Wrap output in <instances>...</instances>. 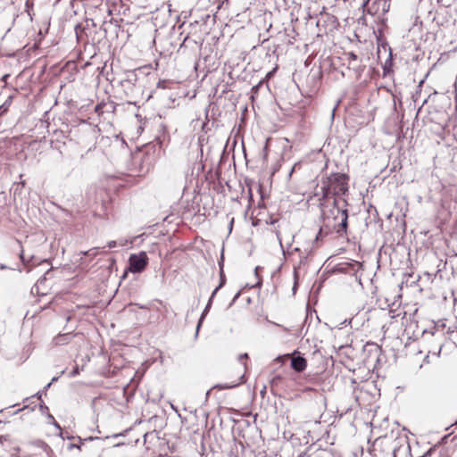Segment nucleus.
Returning a JSON list of instances; mask_svg holds the SVG:
<instances>
[{"label": "nucleus", "instance_id": "obj_1", "mask_svg": "<svg viewBox=\"0 0 457 457\" xmlns=\"http://www.w3.org/2000/svg\"><path fill=\"white\" fill-rule=\"evenodd\" d=\"M322 199H327L330 195H345L348 190L347 177L342 173H333L322 180L320 187Z\"/></svg>", "mask_w": 457, "mask_h": 457}, {"label": "nucleus", "instance_id": "obj_2", "mask_svg": "<svg viewBox=\"0 0 457 457\" xmlns=\"http://www.w3.org/2000/svg\"><path fill=\"white\" fill-rule=\"evenodd\" d=\"M148 257L145 252H140L137 254H131L129 259V270L132 273L143 271L147 265Z\"/></svg>", "mask_w": 457, "mask_h": 457}, {"label": "nucleus", "instance_id": "obj_3", "mask_svg": "<svg viewBox=\"0 0 457 457\" xmlns=\"http://www.w3.org/2000/svg\"><path fill=\"white\" fill-rule=\"evenodd\" d=\"M296 354H299V352L295 351L292 353V356H291V368L294 370L297 371V372H302L307 367V361H306L305 358H303V357H302L300 355H296Z\"/></svg>", "mask_w": 457, "mask_h": 457}, {"label": "nucleus", "instance_id": "obj_4", "mask_svg": "<svg viewBox=\"0 0 457 457\" xmlns=\"http://www.w3.org/2000/svg\"><path fill=\"white\" fill-rule=\"evenodd\" d=\"M46 278L44 277L37 281L31 287L30 293L33 295L44 296L48 294L47 287L45 286Z\"/></svg>", "mask_w": 457, "mask_h": 457}, {"label": "nucleus", "instance_id": "obj_5", "mask_svg": "<svg viewBox=\"0 0 457 457\" xmlns=\"http://www.w3.org/2000/svg\"><path fill=\"white\" fill-rule=\"evenodd\" d=\"M223 284H224V279H223V278H221V281H220V285H219V286L214 289V291L212 292V295H211V297H210V299H209V301H208V303H207V305L205 306V308H204V312H203V313H202V316H201V318H200V320H199V321H198V324H197V327H196V335L198 334L199 328H200L201 324H202V322H203V320H204V316L206 315V313L208 312V311H209V309H210V307H211L212 301V299H213V297H214L215 294H216V293H217V291H218V290H219V289L223 286Z\"/></svg>", "mask_w": 457, "mask_h": 457}, {"label": "nucleus", "instance_id": "obj_6", "mask_svg": "<svg viewBox=\"0 0 457 457\" xmlns=\"http://www.w3.org/2000/svg\"><path fill=\"white\" fill-rule=\"evenodd\" d=\"M245 375L242 374L240 375V377L237 378V381L236 382H230V383H220V384H217L214 386V388H217V389H220V390H224V389H231V388H234L243 383H245Z\"/></svg>", "mask_w": 457, "mask_h": 457}, {"label": "nucleus", "instance_id": "obj_7", "mask_svg": "<svg viewBox=\"0 0 457 457\" xmlns=\"http://www.w3.org/2000/svg\"><path fill=\"white\" fill-rule=\"evenodd\" d=\"M12 98H13V96H10L6 99V101L0 106V116L3 115L4 113H5L8 111V109H9L11 104H12Z\"/></svg>", "mask_w": 457, "mask_h": 457}, {"label": "nucleus", "instance_id": "obj_8", "mask_svg": "<svg viewBox=\"0 0 457 457\" xmlns=\"http://www.w3.org/2000/svg\"><path fill=\"white\" fill-rule=\"evenodd\" d=\"M345 57L348 61L349 67L353 66V68H354L353 62L358 60V56L354 53L349 52L345 54Z\"/></svg>", "mask_w": 457, "mask_h": 457}, {"label": "nucleus", "instance_id": "obj_9", "mask_svg": "<svg viewBox=\"0 0 457 457\" xmlns=\"http://www.w3.org/2000/svg\"><path fill=\"white\" fill-rule=\"evenodd\" d=\"M342 216H343V219H342L340 226L342 227V228L344 230H346V228H347V211L346 210L342 211Z\"/></svg>", "mask_w": 457, "mask_h": 457}, {"label": "nucleus", "instance_id": "obj_10", "mask_svg": "<svg viewBox=\"0 0 457 457\" xmlns=\"http://www.w3.org/2000/svg\"><path fill=\"white\" fill-rule=\"evenodd\" d=\"M117 245H118V243L116 241H114V240L109 241L107 243V246L109 248H113V247L117 246Z\"/></svg>", "mask_w": 457, "mask_h": 457}, {"label": "nucleus", "instance_id": "obj_11", "mask_svg": "<svg viewBox=\"0 0 457 457\" xmlns=\"http://www.w3.org/2000/svg\"><path fill=\"white\" fill-rule=\"evenodd\" d=\"M8 440H9V436H0V444L1 445H4Z\"/></svg>", "mask_w": 457, "mask_h": 457}, {"label": "nucleus", "instance_id": "obj_12", "mask_svg": "<svg viewBox=\"0 0 457 457\" xmlns=\"http://www.w3.org/2000/svg\"><path fill=\"white\" fill-rule=\"evenodd\" d=\"M102 108H103L102 104H97V105L95 107V111H96V112H97L98 114H100V113H101V112H102Z\"/></svg>", "mask_w": 457, "mask_h": 457}, {"label": "nucleus", "instance_id": "obj_13", "mask_svg": "<svg viewBox=\"0 0 457 457\" xmlns=\"http://www.w3.org/2000/svg\"><path fill=\"white\" fill-rule=\"evenodd\" d=\"M247 358H248V354L247 353H243V354L239 355L238 360H239V361L243 362V360L244 359H247Z\"/></svg>", "mask_w": 457, "mask_h": 457}, {"label": "nucleus", "instance_id": "obj_14", "mask_svg": "<svg viewBox=\"0 0 457 457\" xmlns=\"http://www.w3.org/2000/svg\"><path fill=\"white\" fill-rule=\"evenodd\" d=\"M52 424H53V425H54L57 429H59V430H61V429H62V428H61V427H60V425L55 421V420L52 421Z\"/></svg>", "mask_w": 457, "mask_h": 457}, {"label": "nucleus", "instance_id": "obj_15", "mask_svg": "<svg viewBox=\"0 0 457 457\" xmlns=\"http://www.w3.org/2000/svg\"><path fill=\"white\" fill-rule=\"evenodd\" d=\"M52 424H53V425H54L57 429H59V430H61V429H62V428H61V427H60V425L55 421V420L52 421Z\"/></svg>", "mask_w": 457, "mask_h": 457}, {"label": "nucleus", "instance_id": "obj_16", "mask_svg": "<svg viewBox=\"0 0 457 457\" xmlns=\"http://www.w3.org/2000/svg\"><path fill=\"white\" fill-rule=\"evenodd\" d=\"M63 337H64V336H59L58 337H56V338H55L56 343H57V344H61V342H62V338Z\"/></svg>", "mask_w": 457, "mask_h": 457}, {"label": "nucleus", "instance_id": "obj_17", "mask_svg": "<svg viewBox=\"0 0 457 457\" xmlns=\"http://www.w3.org/2000/svg\"><path fill=\"white\" fill-rule=\"evenodd\" d=\"M47 419L49 420V422L52 423L53 420H54V418L52 414L47 415Z\"/></svg>", "mask_w": 457, "mask_h": 457}, {"label": "nucleus", "instance_id": "obj_18", "mask_svg": "<svg viewBox=\"0 0 457 457\" xmlns=\"http://www.w3.org/2000/svg\"><path fill=\"white\" fill-rule=\"evenodd\" d=\"M20 256H21V259L22 260V262L25 263L23 250H21Z\"/></svg>", "mask_w": 457, "mask_h": 457}, {"label": "nucleus", "instance_id": "obj_19", "mask_svg": "<svg viewBox=\"0 0 457 457\" xmlns=\"http://www.w3.org/2000/svg\"><path fill=\"white\" fill-rule=\"evenodd\" d=\"M34 396H36V397H37L38 399H40V398H41V396H42V392H37V394H35V395H34Z\"/></svg>", "mask_w": 457, "mask_h": 457}, {"label": "nucleus", "instance_id": "obj_20", "mask_svg": "<svg viewBox=\"0 0 457 457\" xmlns=\"http://www.w3.org/2000/svg\"><path fill=\"white\" fill-rule=\"evenodd\" d=\"M79 373V370H78V368H76L72 372H71V376H75Z\"/></svg>", "mask_w": 457, "mask_h": 457}, {"label": "nucleus", "instance_id": "obj_21", "mask_svg": "<svg viewBox=\"0 0 457 457\" xmlns=\"http://www.w3.org/2000/svg\"><path fill=\"white\" fill-rule=\"evenodd\" d=\"M275 71H276V68H275L272 71H270V72L267 74V77H268V78H270Z\"/></svg>", "mask_w": 457, "mask_h": 457}, {"label": "nucleus", "instance_id": "obj_22", "mask_svg": "<svg viewBox=\"0 0 457 457\" xmlns=\"http://www.w3.org/2000/svg\"><path fill=\"white\" fill-rule=\"evenodd\" d=\"M51 384H52V382L48 383V384L45 386V388H44V389H45V391H46V390L50 387Z\"/></svg>", "mask_w": 457, "mask_h": 457}, {"label": "nucleus", "instance_id": "obj_23", "mask_svg": "<svg viewBox=\"0 0 457 457\" xmlns=\"http://www.w3.org/2000/svg\"><path fill=\"white\" fill-rule=\"evenodd\" d=\"M127 244V240L120 242V245L123 246Z\"/></svg>", "mask_w": 457, "mask_h": 457}, {"label": "nucleus", "instance_id": "obj_24", "mask_svg": "<svg viewBox=\"0 0 457 457\" xmlns=\"http://www.w3.org/2000/svg\"><path fill=\"white\" fill-rule=\"evenodd\" d=\"M368 2H369V0L364 1V2H363V4H362V6H363V7H364V6H366V4H368Z\"/></svg>", "mask_w": 457, "mask_h": 457}, {"label": "nucleus", "instance_id": "obj_25", "mask_svg": "<svg viewBox=\"0 0 457 457\" xmlns=\"http://www.w3.org/2000/svg\"><path fill=\"white\" fill-rule=\"evenodd\" d=\"M57 379H58V378H57V377H54V378H53V379H52V381H51V382H52V383H53V382H55Z\"/></svg>", "mask_w": 457, "mask_h": 457}, {"label": "nucleus", "instance_id": "obj_26", "mask_svg": "<svg viewBox=\"0 0 457 457\" xmlns=\"http://www.w3.org/2000/svg\"><path fill=\"white\" fill-rule=\"evenodd\" d=\"M96 249H92V250H91V251H94L93 255H96Z\"/></svg>", "mask_w": 457, "mask_h": 457}, {"label": "nucleus", "instance_id": "obj_27", "mask_svg": "<svg viewBox=\"0 0 457 457\" xmlns=\"http://www.w3.org/2000/svg\"><path fill=\"white\" fill-rule=\"evenodd\" d=\"M40 408H41V409H47V407H46V406H44V405H40Z\"/></svg>", "mask_w": 457, "mask_h": 457}, {"label": "nucleus", "instance_id": "obj_28", "mask_svg": "<svg viewBox=\"0 0 457 457\" xmlns=\"http://www.w3.org/2000/svg\"><path fill=\"white\" fill-rule=\"evenodd\" d=\"M295 287H296V282H295V285H294V287H293L294 291L295 290Z\"/></svg>", "mask_w": 457, "mask_h": 457}, {"label": "nucleus", "instance_id": "obj_29", "mask_svg": "<svg viewBox=\"0 0 457 457\" xmlns=\"http://www.w3.org/2000/svg\"><path fill=\"white\" fill-rule=\"evenodd\" d=\"M244 368L246 369V363L243 362Z\"/></svg>", "mask_w": 457, "mask_h": 457}, {"label": "nucleus", "instance_id": "obj_30", "mask_svg": "<svg viewBox=\"0 0 457 457\" xmlns=\"http://www.w3.org/2000/svg\"><path fill=\"white\" fill-rule=\"evenodd\" d=\"M278 242L279 244L281 245V239L279 238V237L278 236Z\"/></svg>", "mask_w": 457, "mask_h": 457}, {"label": "nucleus", "instance_id": "obj_31", "mask_svg": "<svg viewBox=\"0 0 457 457\" xmlns=\"http://www.w3.org/2000/svg\"><path fill=\"white\" fill-rule=\"evenodd\" d=\"M455 424H457V421L455 422Z\"/></svg>", "mask_w": 457, "mask_h": 457}]
</instances>
